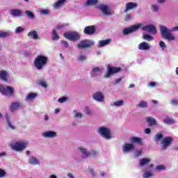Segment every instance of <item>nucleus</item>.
I'll return each instance as SVG.
<instances>
[{"instance_id": "680f3d73", "label": "nucleus", "mask_w": 178, "mask_h": 178, "mask_svg": "<svg viewBox=\"0 0 178 178\" xmlns=\"http://www.w3.org/2000/svg\"><path fill=\"white\" fill-rule=\"evenodd\" d=\"M141 154H143V152H141V151H138V152H136V157L140 156L141 155Z\"/></svg>"}, {"instance_id": "e433bc0d", "label": "nucleus", "mask_w": 178, "mask_h": 178, "mask_svg": "<svg viewBox=\"0 0 178 178\" xmlns=\"http://www.w3.org/2000/svg\"><path fill=\"white\" fill-rule=\"evenodd\" d=\"M59 38H60L59 35H58V33H56V31L54 29L52 32V40L55 41L56 40H59Z\"/></svg>"}, {"instance_id": "4d7b16f0", "label": "nucleus", "mask_w": 178, "mask_h": 178, "mask_svg": "<svg viewBox=\"0 0 178 178\" xmlns=\"http://www.w3.org/2000/svg\"><path fill=\"white\" fill-rule=\"evenodd\" d=\"M145 133L146 134H149L151 133V129L149 128H146L145 130Z\"/></svg>"}, {"instance_id": "1a4fd4ad", "label": "nucleus", "mask_w": 178, "mask_h": 178, "mask_svg": "<svg viewBox=\"0 0 178 178\" xmlns=\"http://www.w3.org/2000/svg\"><path fill=\"white\" fill-rule=\"evenodd\" d=\"M27 144L29 143L16 142L14 145H11L10 147L14 151H23Z\"/></svg>"}, {"instance_id": "c03bdc74", "label": "nucleus", "mask_w": 178, "mask_h": 178, "mask_svg": "<svg viewBox=\"0 0 178 178\" xmlns=\"http://www.w3.org/2000/svg\"><path fill=\"white\" fill-rule=\"evenodd\" d=\"M22 31H24V29L23 27H22V26L17 27V29L15 30V33L19 34V33H22Z\"/></svg>"}, {"instance_id": "c756f323", "label": "nucleus", "mask_w": 178, "mask_h": 178, "mask_svg": "<svg viewBox=\"0 0 178 178\" xmlns=\"http://www.w3.org/2000/svg\"><path fill=\"white\" fill-rule=\"evenodd\" d=\"M98 3V0H87L85 3L86 6H93Z\"/></svg>"}, {"instance_id": "f257e3e1", "label": "nucleus", "mask_w": 178, "mask_h": 178, "mask_svg": "<svg viewBox=\"0 0 178 178\" xmlns=\"http://www.w3.org/2000/svg\"><path fill=\"white\" fill-rule=\"evenodd\" d=\"M48 63V57L43 55H38L34 61L33 65L37 70H42Z\"/></svg>"}, {"instance_id": "f03ea898", "label": "nucleus", "mask_w": 178, "mask_h": 178, "mask_svg": "<svg viewBox=\"0 0 178 178\" xmlns=\"http://www.w3.org/2000/svg\"><path fill=\"white\" fill-rule=\"evenodd\" d=\"M94 40L85 39L81 40L79 44H77V48H79V49H87V48H91V47H94Z\"/></svg>"}, {"instance_id": "6e6552de", "label": "nucleus", "mask_w": 178, "mask_h": 178, "mask_svg": "<svg viewBox=\"0 0 178 178\" xmlns=\"http://www.w3.org/2000/svg\"><path fill=\"white\" fill-rule=\"evenodd\" d=\"M99 133L102 137L106 138V140H111V138H112V136H111V130L105 127H100L99 129Z\"/></svg>"}, {"instance_id": "5701e85b", "label": "nucleus", "mask_w": 178, "mask_h": 178, "mask_svg": "<svg viewBox=\"0 0 178 178\" xmlns=\"http://www.w3.org/2000/svg\"><path fill=\"white\" fill-rule=\"evenodd\" d=\"M19 108H20V104L19 102H13L10 107V111L13 112L14 111L19 109Z\"/></svg>"}, {"instance_id": "e2e57ef3", "label": "nucleus", "mask_w": 178, "mask_h": 178, "mask_svg": "<svg viewBox=\"0 0 178 178\" xmlns=\"http://www.w3.org/2000/svg\"><path fill=\"white\" fill-rule=\"evenodd\" d=\"M120 81H122V78H119L118 79H117L115 81V84H118V83H120Z\"/></svg>"}, {"instance_id": "3c124183", "label": "nucleus", "mask_w": 178, "mask_h": 178, "mask_svg": "<svg viewBox=\"0 0 178 178\" xmlns=\"http://www.w3.org/2000/svg\"><path fill=\"white\" fill-rule=\"evenodd\" d=\"M156 169L157 170H165V165H158L156 168Z\"/></svg>"}, {"instance_id": "052dcab7", "label": "nucleus", "mask_w": 178, "mask_h": 178, "mask_svg": "<svg viewBox=\"0 0 178 178\" xmlns=\"http://www.w3.org/2000/svg\"><path fill=\"white\" fill-rule=\"evenodd\" d=\"M75 116L76 118H81L83 116V114H81V113H76Z\"/></svg>"}, {"instance_id": "de8ad7c7", "label": "nucleus", "mask_w": 178, "mask_h": 178, "mask_svg": "<svg viewBox=\"0 0 178 178\" xmlns=\"http://www.w3.org/2000/svg\"><path fill=\"white\" fill-rule=\"evenodd\" d=\"M86 59H87V57H86V56H84V55H81L78 58V60H81V62L86 60Z\"/></svg>"}, {"instance_id": "4c0bfd02", "label": "nucleus", "mask_w": 178, "mask_h": 178, "mask_svg": "<svg viewBox=\"0 0 178 178\" xmlns=\"http://www.w3.org/2000/svg\"><path fill=\"white\" fill-rule=\"evenodd\" d=\"M25 13L29 19H35V17L34 16V13H33V12H31L29 10H25Z\"/></svg>"}, {"instance_id": "58836bf2", "label": "nucleus", "mask_w": 178, "mask_h": 178, "mask_svg": "<svg viewBox=\"0 0 178 178\" xmlns=\"http://www.w3.org/2000/svg\"><path fill=\"white\" fill-rule=\"evenodd\" d=\"M138 108H147L148 106V104H147V102L142 101L139 104L137 105Z\"/></svg>"}, {"instance_id": "ddd939ff", "label": "nucleus", "mask_w": 178, "mask_h": 178, "mask_svg": "<svg viewBox=\"0 0 178 178\" xmlns=\"http://www.w3.org/2000/svg\"><path fill=\"white\" fill-rule=\"evenodd\" d=\"M92 98L95 101H97V102H104L105 97H104V94L102 92H96L92 95Z\"/></svg>"}, {"instance_id": "13d9d810", "label": "nucleus", "mask_w": 178, "mask_h": 178, "mask_svg": "<svg viewBox=\"0 0 178 178\" xmlns=\"http://www.w3.org/2000/svg\"><path fill=\"white\" fill-rule=\"evenodd\" d=\"M130 19H131V16L130 15V14H127V15L125 16V20H126V21L130 20Z\"/></svg>"}, {"instance_id": "a19ab883", "label": "nucleus", "mask_w": 178, "mask_h": 178, "mask_svg": "<svg viewBox=\"0 0 178 178\" xmlns=\"http://www.w3.org/2000/svg\"><path fill=\"white\" fill-rule=\"evenodd\" d=\"M8 37V32L0 31V38H6Z\"/></svg>"}, {"instance_id": "4be33fe9", "label": "nucleus", "mask_w": 178, "mask_h": 178, "mask_svg": "<svg viewBox=\"0 0 178 178\" xmlns=\"http://www.w3.org/2000/svg\"><path fill=\"white\" fill-rule=\"evenodd\" d=\"M154 138L155 143H156V144H158V143H159L161 141V140H163V134H162L161 132L157 133L154 136Z\"/></svg>"}, {"instance_id": "a211bd4d", "label": "nucleus", "mask_w": 178, "mask_h": 178, "mask_svg": "<svg viewBox=\"0 0 178 178\" xmlns=\"http://www.w3.org/2000/svg\"><path fill=\"white\" fill-rule=\"evenodd\" d=\"M102 72L101 71V68L99 67H95L92 69V71L90 72V76L92 77H97L98 74H101Z\"/></svg>"}, {"instance_id": "c9c22d12", "label": "nucleus", "mask_w": 178, "mask_h": 178, "mask_svg": "<svg viewBox=\"0 0 178 178\" xmlns=\"http://www.w3.org/2000/svg\"><path fill=\"white\" fill-rule=\"evenodd\" d=\"M124 104V102L123 100H118L116 102H114L112 106L119 107L122 106Z\"/></svg>"}, {"instance_id": "2eb2a0df", "label": "nucleus", "mask_w": 178, "mask_h": 178, "mask_svg": "<svg viewBox=\"0 0 178 178\" xmlns=\"http://www.w3.org/2000/svg\"><path fill=\"white\" fill-rule=\"evenodd\" d=\"M133 149H134V145L131 143H125L122 147L123 152H130Z\"/></svg>"}, {"instance_id": "603ef678", "label": "nucleus", "mask_w": 178, "mask_h": 178, "mask_svg": "<svg viewBox=\"0 0 178 178\" xmlns=\"http://www.w3.org/2000/svg\"><path fill=\"white\" fill-rule=\"evenodd\" d=\"M40 12L42 15H49V10L47 9H43Z\"/></svg>"}, {"instance_id": "0eeeda50", "label": "nucleus", "mask_w": 178, "mask_h": 178, "mask_svg": "<svg viewBox=\"0 0 178 178\" xmlns=\"http://www.w3.org/2000/svg\"><path fill=\"white\" fill-rule=\"evenodd\" d=\"M173 143V138L170 136H166L161 140V149L165 150L168 149V147H170Z\"/></svg>"}, {"instance_id": "b1692460", "label": "nucleus", "mask_w": 178, "mask_h": 178, "mask_svg": "<svg viewBox=\"0 0 178 178\" xmlns=\"http://www.w3.org/2000/svg\"><path fill=\"white\" fill-rule=\"evenodd\" d=\"M79 149L81 150V152L83 154V158H88L91 155V153L90 152H87V149H84L81 147H79Z\"/></svg>"}, {"instance_id": "774afa93", "label": "nucleus", "mask_w": 178, "mask_h": 178, "mask_svg": "<svg viewBox=\"0 0 178 178\" xmlns=\"http://www.w3.org/2000/svg\"><path fill=\"white\" fill-rule=\"evenodd\" d=\"M50 178H58L56 175H50Z\"/></svg>"}, {"instance_id": "09e8293b", "label": "nucleus", "mask_w": 178, "mask_h": 178, "mask_svg": "<svg viewBox=\"0 0 178 178\" xmlns=\"http://www.w3.org/2000/svg\"><path fill=\"white\" fill-rule=\"evenodd\" d=\"M6 176V172L0 168V177H5Z\"/></svg>"}, {"instance_id": "bf43d9fd", "label": "nucleus", "mask_w": 178, "mask_h": 178, "mask_svg": "<svg viewBox=\"0 0 178 178\" xmlns=\"http://www.w3.org/2000/svg\"><path fill=\"white\" fill-rule=\"evenodd\" d=\"M149 86L150 87H155V86H156V83H155V82H150V83H149Z\"/></svg>"}, {"instance_id": "473e14b6", "label": "nucleus", "mask_w": 178, "mask_h": 178, "mask_svg": "<svg viewBox=\"0 0 178 178\" xmlns=\"http://www.w3.org/2000/svg\"><path fill=\"white\" fill-rule=\"evenodd\" d=\"M6 120L7 122V124L10 129H12V130H15V126L12 125V122H10V120H9V115L6 114Z\"/></svg>"}, {"instance_id": "7c9ffc66", "label": "nucleus", "mask_w": 178, "mask_h": 178, "mask_svg": "<svg viewBox=\"0 0 178 178\" xmlns=\"http://www.w3.org/2000/svg\"><path fill=\"white\" fill-rule=\"evenodd\" d=\"M146 120H147V123L150 124V126L156 125V120L154 118H153L152 117H149V118H146Z\"/></svg>"}, {"instance_id": "423d86ee", "label": "nucleus", "mask_w": 178, "mask_h": 178, "mask_svg": "<svg viewBox=\"0 0 178 178\" xmlns=\"http://www.w3.org/2000/svg\"><path fill=\"white\" fill-rule=\"evenodd\" d=\"M63 37L70 40V41H79L80 40V37H81L79 33L77 32H65L63 34Z\"/></svg>"}, {"instance_id": "412c9836", "label": "nucleus", "mask_w": 178, "mask_h": 178, "mask_svg": "<svg viewBox=\"0 0 178 178\" xmlns=\"http://www.w3.org/2000/svg\"><path fill=\"white\" fill-rule=\"evenodd\" d=\"M28 162L30 163V165H40V161L34 156L29 158L28 159Z\"/></svg>"}, {"instance_id": "a878e982", "label": "nucleus", "mask_w": 178, "mask_h": 178, "mask_svg": "<svg viewBox=\"0 0 178 178\" xmlns=\"http://www.w3.org/2000/svg\"><path fill=\"white\" fill-rule=\"evenodd\" d=\"M131 143H134V144H137L138 145H143V141L140 138L137 137H132L131 138Z\"/></svg>"}, {"instance_id": "f3484780", "label": "nucleus", "mask_w": 178, "mask_h": 178, "mask_svg": "<svg viewBox=\"0 0 178 178\" xmlns=\"http://www.w3.org/2000/svg\"><path fill=\"white\" fill-rule=\"evenodd\" d=\"M151 48V46H149V44L146 42H143L139 44L138 45V49L140 51H148Z\"/></svg>"}, {"instance_id": "aec40b11", "label": "nucleus", "mask_w": 178, "mask_h": 178, "mask_svg": "<svg viewBox=\"0 0 178 178\" xmlns=\"http://www.w3.org/2000/svg\"><path fill=\"white\" fill-rule=\"evenodd\" d=\"M43 137H46V138H54V137H56V132L53 131L44 132Z\"/></svg>"}, {"instance_id": "0e129e2a", "label": "nucleus", "mask_w": 178, "mask_h": 178, "mask_svg": "<svg viewBox=\"0 0 178 178\" xmlns=\"http://www.w3.org/2000/svg\"><path fill=\"white\" fill-rule=\"evenodd\" d=\"M5 155H6V153L5 152H3L0 153V157L1 156H5Z\"/></svg>"}, {"instance_id": "9b49d317", "label": "nucleus", "mask_w": 178, "mask_h": 178, "mask_svg": "<svg viewBox=\"0 0 178 178\" xmlns=\"http://www.w3.org/2000/svg\"><path fill=\"white\" fill-rule=\"evenodd\" d=\"M140 27H141V24H136V25L131 26L128 29H123L122 33H123L124 35H127L133 33L134 31H136V30H138L140 29Z\"/></svg>"}, {"instance_id": "72a5a7b5", "label": "nucleus", "mask_w": 178, "mask_h": 178, "mask_svg": "<svg viewBox=\"0 0 178 178\" xmlns=\"http://www.w3.org/2000/svg\"><path fill=\"white\" fill-rule=\"evenodd\" d=\"M65 2H66V0H58L55 3L54 8H56V9L60 8V6H62V5L65 3Z\"/></svg>"}, {"instance_id": "864d4df0", "label": "nucleus", "mask_w": 178, "mask_h": 178, "mask_svg": "<svg viewBox=\"0 0 178 178\" xmlns=\"http://www.w3.org/2000/svg\"><path fill=\"white\" fill-rule=\"evenodd\" d=\"M172 105H178V100L175 99H172L170 102Z\"/></svg>"}, {"instance_id": "dca6fc26", "label": "nucleus", "mask_w": 178, "mask_h": 178, "mask_svg": "<svg viewBox=\"0 0 178 178\" xmlns=\"http://www.w3.org/2000/svg\"><path fill=\"white\" fill-rule=\"evenodd\" d=\"M137 8V3L133 2H129L126 4L125 10H124V13L129 12V10H131V9H135Z\"/></svg>"}, {"instance_id": "393cba45", "label": "nucleus", "mask_w": 178, "mask_h": 178, "mask_svg": "<svg viewBox=\"0 0 178 178\" xmlns=\"http://www.w3.org/2000/svg\"><path fill=\"white\" fill-rule=\"evenodd\" d=\"M151 162V159L143 158L139 160V165L140 166H145L147 163H149Z\"/></svg>"}, {"instance_id": "a18cd8bd", "label": "nucleus", "mask_w": 178, "mask_h": 178, "mask_svg": "<svg viewBox=\"0 0 178 178\" xmlns=\"http://www.w3.org/2000/svg\"><path fill=\"white\" fill-rule=\"evenodd\" d=\"M65 26H66V24H60L56 27V30H60L61 29H64Z\"/></svg>"}, {"instance_id": "4468645a", "label": "nucleus", "mask_w": 178, "mask_h": 178, "mask_svg": "<svg viewBox=\"0 0 178 178\" xmlns=\"http://www.w3.org/2000/svg\"><path fill=\"white\" fill-rule=\"evenodd\" d=\"M143 30L145 31H149V33H152V34H155L156 33V28H155L153 25H147L143 26Z\"/></svg>"}, {"instance_id": "338daca9", "label": "nucleus", "mask_w": 178, "mask_h": 178, "mask_svg": "<svg viewBox=\"0 0 178 178\" xmlns=\"http://www.w3.org/2000/svg\"><path fill=\"white\" fill-rule=\"evenodd\" d=\"M67 176H68L70 178H74V177L71 173H68V174H67Z\"/></svg>"}, {"instance_id": "f704fd0d", "label": "nucleus", "mask_w": 178, "mask_h": 178, "mask_svg": "<svg viewBox=\"0 0 178 178\" xmlns=\"http://www.w3.org/2000/svg\"><path fill=\"white\" fill-rule=\"evenodd\" d=\"M163 122L165 123V124H174L175 120H173L170 118H167L164 119Z\"/></svg>"}, {"instance_id": "bb28decb", "label": "nucleus", "mask_w": 178, "mask_h": 178, "mask_svg": "<svg viewBox=\"0 0 178 178\" xmlns=\"http://www.w3.org/2000/svg\"><path fill=\"white\" fill-rule=\"evenodd\" d=\"M110 42H111V39H107L106 40H100L99 42L98 47L99 48H102V47H105V45L109 44Z\"/></svg>"}, {"instance_id": "49530a36", "label": "nucleus", "mask_w": 178, "mask_h": 178, "mask_svg": "<svg viewBox=\"0 0 178 178\" xmlns=\"http://www.w3.org/2000/svg\"><path fill=\"white\" fill-rule=\"evenodd\" d=\"M61 45L65 47V48H67L69 47V42H67V41H65V40H62Z\"/></svg>"}, {"instance_id": "8fccbe9b", "label": "nucleus", "mask_w": 178, "mask_h": 178, "mask_svg": "<svg viewBox=\"0 0 178 178\" xmlns=\"http://www.w3.org/2000/svg\"><path fill=\"white\" fill-rule=\"evenodd\" d=\"M66 99H67V97H63L58 99V102H60V104H63V102H65V101H66Z\"/></svg>"}, {"instance_id": "20e7f679", "label": "nucleus", "mask_w": 178, "mask_h": 178, "mask_svg": "<svg viewBox=\"0 0 178 178\" xmlns=\"http://www.w3.org/2000/svg\"><path fill=\"white\" fill-rule=\"evenodd\" d=\"M0 92L3 95H6L8 97H13L15 95V90L10 86H3L0 85Z\"/></svg>"}, {"instance_id": "ea45409f", "label": "nucleus", "mask_w": 178, "mask_h": 178, "mask_svg": "<svg viewBox=\"0 0 178 178\" xmlns=\"http://www.w3.org/2000/svg\"><path fill=\"white\" fill-rule=\"evenodd\" d=\"M143 38L144 40H146V41H154V38L148 34H145Z\"/></svg>"}, {"instance_id": "c85d7f7f", "label": "nucleus", "mask_w": 178, "mask_h": 178, "mask_svg": "<svg viewBox=\"0 0 178 178\" xmlns=\"http://www.w3.org/2000/svg\"><path fill=\"white\" fill-rule=\"evenodd\" d=\"M36 97L37 93L31 92L26 96V101H33V99H35Z\"/></svg>"}, {"instance_id": "79ce46f5", "label": "nucleus", "mask_w": 178, "mask_h": 178, "mask_svg": "<svg viewBox=\"0 0 178 178\" xmlns=\"http://www.w3.org/2000/svg\"><path fill=\"white\" fill-rule=\"evenodd\" d=\"M39 86H41V87H43L44 88H47V82H45V81H40L38 82Z\"/></svg>"}, {"instance_id": "6ab92c4d", "label": "nucleus", "mask_w": 178, "mask_h": 178, "mask_svg": "<svg viewBox=\"0 0 178 178\" xmlns=\"http://www.w3.org/2000/svg\"><path fill=\"white\" fill-rule=\"evenodd\" d=\"M9 79V75L8 74V72L5 70L0 71V80L3 81H8Z\"/></svg>"}, {"instance_id": "f8f14e48", "label": "nucleus", "mask_w": 178, "mask_h": 178, "mask_svg": "<svg viewBox=\"0 0 178 178\" xmlns=\"http://www.w3.org/2000/svg\"><path fill=\"white\" fill-rule=\"evenodd\" d=\"M83 33L86 35H92L95 33V26H88L84 28Z\"/></svg>"}, {"instance_id": "6e6d98bb", "label": "nucleus", "mask_w": 178, "mask_h": 178, "mask_svg": "<svg viewBox=\"0 0 178 178\" xmlns=\"http://www.w3.org/2000/svg\"><path fill=\"white\" fill-rule=\"evenodd\" d=\"M159 45L162 48V49H163V48H165V47H166V44H165V42L163 41H161L159 42Z\"/></svg>"}, {"instance_id": "7ed1b4c3", "label": "nucleus", "mask_w": 178, "mask_h": 178, "mask_svg": "<svg viewBox=\"0 0 178 178\" xmlns=\"http://www.w3.org/2000/svg\"><path fill=\"white\" fill-rule=\"evenodd\" d=\"M161 37H163L165 40H168L169 41H174L175 36L170 33L169 30H168V28L166 26H161L160 28Z\"/></svg>"}, {"instance_id": "2f4dec72", "label": "nucleus", "mask_w": 178, "mask_h": 178, "mask_svg": "<svg viewBox=\"0 0 178 178\" xmlns=\"http://www.w3.org/2000/svg\"><path fill=\"white\" fill-rule=\"evenodd\" d=\"M28 36L32 37L33 40H38V35L35 31H31V32L28 33Z\"/></svg>"}, {"instance_id": "39448f33", "label": "nucleus", "mask_w": 178, "mask_h": 178, "mask_svg": "<svg viewBox=\"0 0 178 178\" xmlns=\"http://www.w3.org/2000/svg\"><path fill=\"white\" fill-rule=\"evenodd\" d=\"M120 72H122V68L120 67H112L111 65H108L107 71L106 72V74H104V77L106 79H108L111 77L112 74L119 73Z\"/></svg>"}, {"instance_id": "37998d69", "label": "nucleus", "mask_w": 178, "mask_h": 178, "mask_svg": "<svg viewBox=\"0 0 178 178\" xmlns=\"http://www.w3.org/2000/svg\"><path fill=\"white\" fill-rule=\"evenodd\" d=\"M152 175L151 172H145L143 175V178L152 177Z\"/></svg>"}, {"instance_id": "69168bd1", "label": "nucleus", "mask_w": 178, "mask_h": 178, "mask_svg": "<svg viewBox=\"0 0 178 178\" xmlns=\"http://www.w3.org/2000/svg\"><path fill=\"white\" fill-rule=\"evenodd\" d=\"M165 0H157L158 3H163Z\"/></svg>"}, {"instance_id": "cd10ccee", "label": "nucleus", "mask_w": 178, "mask_h": 178, "mask_svg": "<svg viewBox=\"0 0 178 178\" xmlns=\"http://www.w3.org/2000/svg\"><path fill=\"white\" fill-rule=\"evenodd\" d=\"M11 16H22V10L19 9H13L10 10Z\"/></svg>"}, {"instance_id": "5fc2aeb1", "label": "nucleus", "mask_w": 178, "mask_h": 178, "mask_svg": "<svg viewBox=\"0 0 178 178\" xmlns=\"http://www.w3.org/2000/svg\"><path fill=\"white\" fill-rule=\"evenodd\" d=\"M152 10H154V12H158L159 7L158 6V5H154L152 6Z\"/></svg>"}, {"instance_id": "9d476101", "label": "nucleus", "mask_w": 178, "mask_h": 178, "mask_svg": "<svg viewBox=\"0 0 178 178\" xmlns=\"http://www.w3.org/2000/svg\"><path fill=\"white\" fill-rule=\"evenodd\" d=\"M97 9L101 10L104 16L112 15V12L109 10V7L104 4H100L97 6Z\"/></svg>"}]
</instances>
